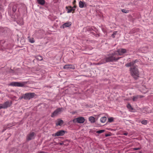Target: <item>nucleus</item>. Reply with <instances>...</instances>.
Segmentation results:
<instances>
[{"instance_id":"nucleus-14","label":"nucleus","mask_w":153,"mask_h":153,"mask_svg":"<svg viewBox=\"0 0 153 153\" xmlns=\"http://www.w3.org/2000/svg\"><path fill=\"white\" fill-rule=\"evenodd\" d=\"M71 22H68L63 24L62 27L63 28H65L66 27H69L71 26Z\"/></svg>"},{"instance_id":"nucleus-13","label":"nucleus","mask_w":153,"mask_h":153,"mask_svg":"<svg viewBox=\"0 0 153 153\" xmlns=\"http://www.w3.org/2000/svg\"><path fill=\"white\" fill-rule=\"evenodd\" d=\"M143 97V96L140 95H137L134 96L133 97V101H136L138 99L141 98Z\"/></svg>"},{"instance_id":"nucleus-17","label":"nucleus","mask_w":153,"mask_h":153,"mask_svg":"<svg viewBox=\"0 0 153 153\" xmlns=\"http://www.w3.org/2000/svg\"><path fill=\"white\" fill-rule=\"evenodd\" d=\"M63 123V121L62 120H59L56 123V126H61Z\"/></svg>"},{"instance_id":"nucleus-25","label":"nucleus","mask_w":153,"mask_h":153,"mask_svg":"<svg viewBox=\"0 0 153 153\" xmlns=\"http://www.w3.org/2000/svg\"><path fill=\"white\" fill-rule=\"evenodd\" d=\"M114 119L112 117H111L108 118V121L109 122H112L113 121Z\"/></svg>"},{"instance_id":"nucleus-22","label":"nucleus","mask_w":153,"mask_h":153,"mask_svg":"<svg viewBox=\"0 0 153 153\" xmlns=\"http://www.w3.org/2000/svg\"><path fill=\"white\" fill-rule=\"evenodd\" d=\"M37 59L39 60H42V57L39 56H37L36 58Z\"/></svg>"},{"instance_id":"nucleus-15","label":"nucleus","mask_w":153,"mask_h":153,"mask_svg":"<svg viewBox=\"0 0 153 153\" xmlns=\"http://www.w3.org/2000/svg\"><path fill=\"white\" fill-rule=\"evenodd\" d=\"M88 119L91 123H94L95 122V119L92 116L90 117H89Z\"/></svg>"},{"instance_id":"nucleus-24","label":"nucleus","mask_w":153,"mask_h":153,"mask_svg":"<svg viewBox=\"0 0 153 153\" xmlns=\"http://www.w3.org/2000/svg\"><path fill=\"white\" fill-rule=\"evenodd\" d=\"M122 11L125 13H127L129 11L128 10L123 9L122 10Z\"/></svg>"},{"instance_id":"nucleus-4","label":"nucleus","mask_w":153,"mask_h":153,"mask_svg":"<svg viewBox=\"0 0 153 153\" xmlns=\"http://www.w3.org/2000/svg\"><path fill=\"white\" fill-rule=\"evenodd\" d=\"M9 85L10 86L18 87H23L24 84L20 82H14L10 83Z\"/></svg>"},{"instance_id":"nucleus-33","label":"nucleus","mask_w":153,"mask_h":153,"mask_svg":"<svg viewBox=\"0 0 153 153\" xmlns=\"http://www.w3.org/2000/svg\"><path fill=\"white\" fill-rule=\"evenodd\" d=\"M39 153H45V152H43L41 151L39 152Z\"/></svg>"},{"instance_id":"nucleus-30","label":"nucleus","mask_w":153,"mask_h":153,"mask_svg":"<svg viewBox=\"0 0 153 153\" xmlns=\"http://www.w3.org/2000/svg\"><path fill=\"white\" fill-rule=\"evenodd\" d=\"M1 108H3L2 104H1L0 105V109Z\"/></svg>"},{"instance_id":"nucleus-31","label":"nucleus","mask_w":153,"mask_h":153,"mask_svg":"<svg viewBox=\"0 0 153 153\" xmlns=\"http://www.w3.org/2000/svg\"><path fill=\"white\" fill-rule=\"evenodd\" d=\"M128 133H126V132L124 133L123 134V135H126V136H127L128 135Z\"/></svg>"},{"instance_id":"nucleus-7","label":"nucleus","mask_w":153,"mask_h":153,"mask_svg":"<svg viewBox=\"0 0 153 153\" xmlns=\"http://www.w3.org/2000/svg\"><path fill=\"white\" fill-rule=\"evenodd\" d=\"M35 133L34 132H31L27 136V139L28 140H30L33 139L34 138Z\"/></svg>"},{"instance_id":"nucleus-1","label":"nucleus","mask_w":153,"mask_h":153,"mask_svg":"<svg viewBox=\"0 0 153 153\" xmlns=\"http://www.w3.org/2000/svg\"><path fill=\"white\" fill-rule=\"evenodd\" d=\"M126 52V50L125 49H119L114 53L108 55L105 58L101 60L100 64H103L110 62H116L120 58V57L119 56V55H122Z\"/></svg>"},{"instance_id":"nucleus-12","label":"nucleus","mask_w":153,"mask_h":153,"mask_svg":"<svg viewBox=\"0 0 153 153\" xmlns=\"http://www.w3.org/2000/svg\"><path fill=\"white\" fill-rule=\"evenodd\" d=\"M85 120L84 118L83 117H80L77 118V123H83Z\"/></svg>"},{"instance_id":"nucleus-19","label":"nucleus","mask_w":153,"mask_h":153,"mask_svg":"<svg viewBox=\"0 0 153 153\" xmlns=\"http://www.w3.org/2000/svg\"><path fill=\"white\" fill-rule=\"evenodd\" d=\"M106 117H101L100 119L101 122L102 123H104L105 122L106 120Z\"/></svg>"},{"instance_id":"nucleus-10","label":"nucleus","mask_w":153,"mask_h":153,"mask_svg":"<svg viewBox=\"0 0 153 153\" xmlns=\"http://www.w3.org/2000/svg\"><path fill=\"white\" fill-rule=\"evenodd\" d=\"M17 9V6L16 5H14L13 7L12 11V12H11V11H10V12L9 11L8 13L10 15H14V13L16 10Z\"/></svg>"},{"instance_id":"nucleus-18","label":"nucleus","mask_w":153,"mask_h":153,"mask_svg":"<svg viewBox=\"0 0 153 153\" xmlns=\"http://www.w3.org/2000/svg\"><path fill=\"white\" fill-rule=\"evenodd\" d=\"M28 40L29 42L33 43L35 42V41L33 38H30V36L28 37Z\"/></svg>"},{"instance_id":"nucleus-21","label":"nucleus","mask_w":153,"mask_h":153,"mask_svg":"<svg viewBox=\"0 0 153 153\" xmlns=\"http://www.w3.org/2000/svg\"><path fill=\"white\" fill-rule=\"evenodd\" d=\"M79 7L80 8H82V7H84V4H83V3L82 1H80L79 2Z\"/></svg>"},{"instance_id":"nucleus-2","label":"nucleus","mask_w":153,"mask_h":153,"mask_svg":"<svg viewBox=\"0 0 153 153\" xmlns=\"http://www.w3.org/2000/svg\"><path fill=\"white\" fill-rule=\"evenodd\" d=\"M138 62L137 60L126 64L125 66L127 67H130V71L131 75L135 79H136L139 77V72L137 67L135 65V63Z\"/></svg>"},{"instance_id":"nucleus-5","label":"nucleus","mask_w":153,"mask_h":153,"mask_svg":"<svg viewBox=\"0 0 153 153\" xmlns=\"http://www.w3.org/2000/svg\"><path fill=\"white\" fill-rule=\"evenodd\" d=\"M65 133V131L63 130H60L55 134H53L52 135L54 137L59 136L63 135Z\"/></svg>"},{"instance_id":"nucleus-28","label":"nucleus","mask_w":153,"mask_h":153,"mask_svg":"<svg viewBox=\"0 0 153 153\" xmlns=\"http://www.w3.org/2000/svg\"><path fill=\"white\" fill-rule=\"evenodd\" d=\"M117 32H113V34L111 36L113 38H114L115 37V35L116 34Z\"/></svg>"},{"instance_id":"nucleus-16","label":"nucleus","mask_w":153,"mask_h":153,"mask_svg":"<svg viewBox=\"0 0 153 153\" xmlns=\"http://www.w3.org/2000/svg\"><path fill=\"white\" fill-rule=\"evenodd\" d=\"M37 2L39 4L42 5H43L45 4V0H37Z\"/></svg>"},{"instance_id":"nucleus-27","label":"nucleus","mask_w":153,"mask_h":153,"mask_svg":"<svg viewBox=\"0 0 153 153\" xmlns=\"http://www.w3.org/2000/svg\"><path fill=\"white\" fill-rule=\"evenodd\" d=\"M140 148H133L132 149V151H135L137 150H140Z\"/></svg>"},{"instance_id":"nucleus-20","label":"nucleus","mask_w":153,"mask_h":153,"mask_svg":"<svg viewBox=\"0 0 153 153\" xmlns=\"http://www.w3.org/2000/svg\"><path fill=\"white\" fill-rule=\"evenodd\" d=\"M127 107L129 110H132L133 109L131 106L129 104H128L127 105Z\"/></svg>"},{"instance_id":"nucleus-11","label":"nucleus","mask_w":153,"mask_h":153,"mask_svg":"<svg viewBox=\"0 0 153 153\" xmlns=\"http://www.w3.org/2000/svg\"><path fill=\"white\" fill-rule=\"evenodd\" d=\"M63 68L64 69L70 68L72 69H74L75 68V67L74 66V65H73L67 64L65 65L64 66Z\"/></svg>"},{"instance_id":"nucleus-3","label":"nucleus","mask_w":153,"mask_h":153,"mask_svg":"<svg viewBox=\"0 0 153 153\" xmlns=\"http://www.w3.org/2000/svg\"><path fill=\"white\" fill-rule=\"evenodd\" d=\"M34 93H28L25 94L21 97V98H24L25 100H30L33 98L35 96Z\"/></svg>"},{"instance_id":"nucleus-36","label":"nucleus","mask_w":153,"mask_h":153,"mask_svg":"<svg viewBox=\"0 0 153 153\" xmlns=\"http://www.w3.org/2000/svg\"><path fill=\"white\" fill-rule=\"evenodd\" d=\"M89 30H91V28H89Z\"/></svg>"},{"instance_id":"nucleus-6","label":"nucleus","mask_w":153,"mask_h":153,"mask_svg":"<svg viewBox=\"0 0 153 153\" xmlns=\"http://www.w3.org/2000/svg\"><path fill=\"white\" fill-rule=\"evenodd\" d=\"M61 109H62L60 108H58L56 109L52 114L51 115V117H54L58 115L61 111Z\"/></svg>"},{"instance_id":"nucleus-9","label":"nucleus","mask_w":153,"mask_h":153,"mask_svg":"<svg viewBox=\"0 0 153 153\" xmlns=\"http://www.w3.org/2000/svg\"><path fill=\"white\" fill-rule=\"evenodd\" d=\"M75 6L73 7H66V8L67 13H70L71 12H72L75 10Z\"/></svg>"},{"instance_id":"nucleus-26","label":"nucleus","mask_w":153,"mask_h":153,"mask_svg":"<svg viewBox=\"0 0 153 153\" xmlns=\"http://www.w3.org/2000/svg\"><path fill=\"white\" fill-rule=\"evenodd\" d=\"M141 123L143 124H144V125H146L147 123V121L146 120H143L142 121Z\"/></svg>"},{"instance_id":"nucleus-29","label":"nucleus","mask_w":153,"mask_h":153,"mask_svg":"<svg viewBox=\"0 0 153 153\" xmlns=\"http://www.w3.org/2000/svg\"><path fill=\"white\" fill-rule=\"evenodd\" d=\"M73 122L74 123L76 122V119H74L73 120Z\"/></svg>"},{"instance_id":"nucleus-8","label":"nucleus","mask_w":153,"mask_h":153,"mask_svg":"<svg viewBox=\"0 0 153 153\" xmlns=\"http://www.w3.org/2000/svg\"><path fill=\"white\" fill-rule=\"evenodd\" d=\"M11 102L10 101H7L4 102L3 104H2L3 108H6L11 106Z\"/></svg>"},{"instance_id":"nucleus-32","label":"nucleus","mask_w":153,"mask_h":153,"mask_svg":"<svg viewBox=\"0 0 153 153\" xmlns=\"http://www.w3.org/2000/svg\"><path fill=\"white\" fill-rule=\"evenodd\" d=\"M58 144L60 145H62L63 144V143H59Z\"/></svg>"},{"instance_id":"nucleus-35","label":"nucleus","mask_w":153,"mask_h":153,"mask_svg":"<svg viewBox=\"0 0 153 153\" xmlns=\"http://www.w3.org/2000/svg\"><path fill=\"white\" fill-rule=\"evenodd\" d=\"M76 2V0H75L74 1V3H75V2Z\"/></svg>"},{"instance_id":"nucleus-23","label":"nucleus","mask_w":153,"mask_h":153,"mask_svg":"<svg viewBox=\"0 0 153 153\" xmlns=\"http://www.w3.org/2000/svg\"><path fill=\"white\" fill-rule=\"evenodd\" d=\"M104 131H105V130H100L97 131L96 132V133H98V134H101V133H103V132H104Z\"/></svg>"},{"instance_id":"nucleus-34","label":"nucleus","mask_w":153,"mask_h":153,"mask_svg":"<svg viewBox=\"0 0 153 153\" xmlns=\"http://www.w3.org/2000/svg\"><path fill=\"white\" fill-rule=\"evenodd\" d=\"M72 114H74L76 113V112H73L71 113Z\"/></svg>"}]
</instances>
